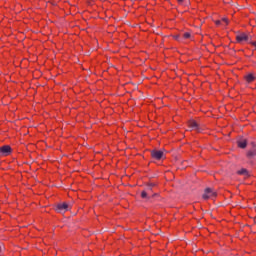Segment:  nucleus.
Segmentation results:
<instances>
[{"label": "nucleus", "mask_w": 256, "mask_h": 256, "mask_svg": "<svg viewBox=\"0 0 256 256\" xmlns=\"http://www.w3.org/2000/svg\"><path fill=\"white\" fill-rule=\"evenodd\" d=\"M222 21L226 23V25H229V20L227 18H222Z\"/></svg>", "instance_id": "15"}, {"label": "nucleus", "mask_w": 256, "mask_h": 256, "mask_svg": "<svg viewBox=\"0 0 256 256\" xmlns=\"http://www.w3.org/2000/svg\"><path fill=\"white\" fill-rule=\"evenodd\" d=\"M255 155H256V145H254L252 149L248 151L247 157L251 159L252 157H255Z\"/></svg>", "instance_id": "8"}, {"label": "nucleus", "mask_w": 256, "mask_h": 256, "mask_svg": "<svg viewBox=\"0 0 256 256\" xmlns=\"http://www.w3.org/2000/svg\"><path fill=\"white\" fill-rule=\"evenodd\" d=\"M237 43H251V38L245 33L236 35Z\"/></svg>", "instance_id": "2"}, {"label": "nucleus", "mask_w": 256, "mask_h": 256, "mask_svg": "<svg viewBox=\"0 0 256 256\" xmlns=\"http://www.w3.org/2000/svg\"><path fill=\"white\" fill-rule=\"evenodd\" d=\"M245 79H246L247 83H253V81L256 79V76H255V74L250 73L245 76Z\"/></svg>", "instance_id": "7"}, {"label": "nucleus", "mask_w": 256, "mask_h": 256, "mask_svg": "<svg viewBox=\"0 0 256 256\" xmlns=\"http://www.w3.org/2000/svg\"><path fill=\"white\" fill-rule=\"evenodd\" d=\"M252 44H253L254 46H256V42H253Z\"/></svg>", "instance_id": "19"}, {"label": "nucleus", "mask_w": 256, "mask_h": 256, "mask_svg": "<svg viewBox=\"0 0 256 256\" xmlns=\"http://www.w3.org/2000/svg\"><path fill=\"white\" fill-rule=\"evenodd\" d=\"M71 209V206L67 204V202L59 203L56 205L55 211L56 213H61L62 215L64 213H67Z\"/></svg>", "instance_id": "1"}, {"label": "nucleus", "mask_w": 256, "mask_h": 256, "mask_svg": "<svg viewBox=\"0 0 256 256\" xmlns=\"http://www.w3.org/2000/svg\"><path fill=\"white\" fill-rule=\"evenodd\" d=\"M174 39H176V41H183V38L179 35L174 36Z\"/></svg>", "instance_id": "14"}, {"label": "nucleus", "mask_w": 256, "mask_h": 256, "mask_svg": "<svg viewBox=\"0 0 256 256\" xmlns=\"http://www.w3.org/2000/svg\"><path fill=\"white\" fill-rule=\"evenodd\" d=\"M189 127L193 131H198V133H200V131H201V128L199 127V123H197V121H195V120H190L189 121Z\"/></svg>", "instance_id": "6"}, {"label": "nucleus", "mask_w": 256, "mask_h": 256, "mask_svg": "<svg viewBox=\"0 0 256 256\" xmlns=\"http://www.w3.org/2000/svg\"><path fill=\"white\" fill-rule=\"evenodd\" d=\"M182 38L183 39H191V33H189V32L184 33Z\"/></svg>", "instance_id": "12"}, {"label": "nucleus", "mask_w": 256, "mask_h": 256, "mask_svg": "<svg viewBox=\"0 0 256 256\" xmlns=\"http://www.w3.org/2000/svg\"><path fill=\"white\" fill-rule=\"evenodd\" d=\"M145 191H146L149 195H151V191H153V188L148 185V186L145 188Z\"/></svg>", "instance_id": "13"}, {"label": "nucleus", "mask_w": 256, "mask_h": 256, "mask_svg": "<svg viewBox=\"0 0 256 256\" xmlns=\"http://www.w3.org/2000/svg\"><path fill=\"white\" fill-rule=\"evenodd\" d=\"M149 193H147L145 190L141 192L142 199H149Z\"/></svg>", "instance_id": "11"}, {"label": "nucleus", "mask_w": 256, "mask_h": 256, "mask_svg": "<svg viewBox=\"0 0 256 256\" xmlns=\"http://www.w3.org/2000/svg\"><path fill=\"white\" fill-rule=\"evenodd\" d=\"M238 175H243V177H249V171L245 168H242L241 170L237 171Z\"/></svg>", "instance_id": "9"}, {"label": "nucleus", "mask_w": 256, "mask_h": 256, "mask_svg": "<svg viewBox=\"0 0 256 256\" xmlns=\"http://www.w3.org/2000/svg\"><path fill=\"white\" fill-rule=\"evenodd\" d=\"M238 147H240V149H245V147H247V140L245 139L239 140Z\"/></svg>", "instance_id": "10"}, {"label": "nucleus", "mask_w": 256, "mask_h": 256, "mask_svg": "<svg viewBox=\"0 0 256 256\" xmlns=\"http://www.w3.org/2000/svg\"><path fill=\"white\" fill-rule=\"evenodd\" d=\"M178 3H183V0H178Z\"/></svg>", "instance_id": "18"}, {"label": "nucleus", "mask_w": 256, "mask_h": 256, "mask_svg": "<svg viewBox=\"0 0 256 256\" xmlns=\"http://www.w3.org/2000/svg\"><path fill=\"white\" fill-rule=\"evenodd\" d=\"M151 157H153V159H156L157 161H159L160 159H163V151H161V150H152L151 151Z\"/></svg>", "instance_id": "5"}, {"label": "nucleus", "mask_w": 256, "mask_h": 256, "mask_svg": "<svg viewBox=\"0 0 256 256\" xmlns=\"http://www.w3.org/2000/svg\"><path fill=\"white\" fill-rule=\"evenodd\" d=\"M148 186H151L152 188L155 187V183H150Z\"/></svg>", "instance_id": "16"}, {"label": "nucleus", "mask_w": 256, "mask_h": 256, "mask_svg": "<svg viewBox=\"0 0 256 256\" xmlns=\"http://www.w3.org/2000/svg\"><path fill=\"white\" fill-rule=\"evenodd\" d=\"M13 149H11V146L4 145L0 147V157H7L8 155H11Z\"/></svg>", "instance_id": "3"}, {"label": "nucleus", "mask_w": 256, "mask_h": 256, "mask_svg": "<svg viewBox=\"0 0 256 256\" xmlns=\"http://www.w3.org/2000/svg\"><path fill=\"white\" fill-rule=\"evenodd\" d=\"M202 197L203 199H213V197H217V192L211 188H206Z\"/></svg>", "instance_id": "4"}, {"label": "nucleus", "mask_w": 256, "mask_h": 256, "mask_svg": "<svg viewBox=\"0 0 256 256\" xmlns=\"http://www.w3.org/2000/svg\"><path fill=\"white\" fill-rule=\"evenodd\" d=\"M215 23H216V25H219L221 22H220V20H217Z\"/></svg>", "instance_id": "17"}]
</instances>
